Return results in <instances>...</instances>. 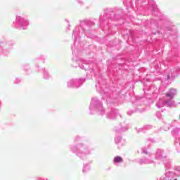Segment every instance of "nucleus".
<instances>
[{
    "label": "nucleus",
    "instance_id": "7ed1b4c3",
    "mask_svg": "<svg viewBox=\"0 0 180 180\" xmlns=\"http://www.w3.org/2000/svg\"><path fill=\"white\" fill-rule=\"evenodd\" d=\"M174 180H176V179H175Z\"/></svg>",
    "mask_w": 180,
    "mask_h": 180
},
{
    "label": "nucleus",
    "instance_id": "f257e3e1",
    "mask_svg": "<svg viewBox=\"0 0 180 180\" xmlns=\"http://www.w3.org/2000/svg\"><path fill=\"white\" fill-rule=\"evenodd\" d=\"M114 162H123V158H120V156H116L114 158Z\"/></svg>",
    "mask_w": 180,
    "mask_h": 180
},
{
    "label": "nucleus",
    "instance_id": "f03ea898",
    "mask_svg": "<svg viewBox=\"0 0 180 180\" xmlns=\"http://www.w3.org/2000/svg\"><path fill=\"white\" fill-rule=\"evenodd\" d=\"M166 96H169V98H174V96H175V94H174V93H172V94L168 93V94H166Z\"/></svg>",
    "mask_w": 180,
    "mask_h": 180
}]
</instances>
